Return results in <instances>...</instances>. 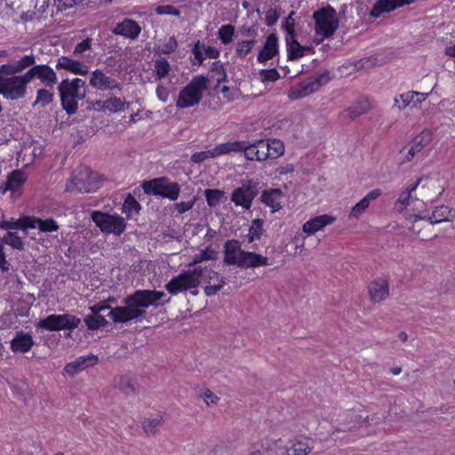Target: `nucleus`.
I'll use <instances>...</instances> for the list:
<instances>
[{
    "instance_id": "obj_1",
    "label": "nucleus",
    "mask_w": 455,
    "mask_h": 455,
    "mask_svg": "<svg viewBox=\"0 0 455 455\" xmlns=\"http://www.w3.org/2000/svg\"><path fill=\"white\" fill-rule=\"evenodd\" d=\"M165 297L166 294L164 291L156 290H136L123 299L124 306L111 308L108 316L115 323H125L132 321L140 322L146 317V309L149 307H158L169 303L171 298L163 300Z\"/></svg>"
},
{
    "instance_id": "obj_2",
    "label": "nucleus",
    "mask_w": 455,
    "mask_h": 455,
    "mask_svg": "<svg viewBox=\"0 0 455 455\" xmlns=\"http://www.w3.org/2000/svg\"><path fill=\"white\" fill-rule=\"evenodd\" d=\"M165 297L166 294L164 291L156 290H136L123 299L124 306L111 308L108 316L115 323H125L132 321L140 322L146 317V309L149 307H158L169 303L171 298L163 300Z\"/></svg>"
},
{
    "instance_id": "obj_3",
    "label": "nucleus",
    "mask_w": 455,
    "mask_h": 455,
    "mask_svg": "<svg viewBox=\"0 0 455 455\" xmlns=\"http://www.w3.org/2000/svg\"><path fill=\"white\" fill-rule=\"evenodd\" d=\"M217 279L218 273L212 268L196 267L192 270H186L172 278L166 284L165 289L172 295H177L188 290L197 289L201 280Z\"/></svg>"
},
{
    "instance_id": "obj_4",
    "label": "nucleus",
    "mask_w": 455,
    "mask_h": 455,
    "mask_svg": "<svg viewBox=\"0 0 455 455\" xmlns=\"http://www.w3.org/2000/svg\"><path fill=\"white\" fill-rule=\"evenodd\" d=\"M58 91L62 108L71 116L78 109L77 100H84L86 96V84L80 78L64 79L59 84Z\"/></svg>"
},
{
    "instance_id": "obj_5",
    "label": "nucleus",
    "mask_w": 455,
    "mask_h": 455,
    "mask_svg": "<svg viewBox=\"0 0 455 455\" xmlns=\"http://www.w3.org/2000/svg\"><path fill=\"white\" fill-rule=\"evenodd\" d=\"M209 78L204 76H197L180 92L176 100V107L188 108L199 104L204 92L208 88Z\"/></svg>"
},
{
    "instance_id": "obj_6",
    "label": "nucleus",
    "mask_w": 455,
    "mask_h": 455,
    "mask_svg": "<svg viewBox=\"0 0 455 455\" xmlns=\"http://www.w3.org/2000/svg\"><path fill=\"white\" fill-rule=\"evenodd\" d=\"M99 184L97 174L88 166L80 165L73 171L66 188L70 192L91 193L99 188Z\"/></svg>"
},
{
    "instance_id": "obj_7",
    "label": "nucleus",
    "mask_w": 455,
    "mask_h": 455,
    "mask_svg": "<svg viewBox=\"0 0 455 455\" xmlns=\"http://www.w3.org/2000/svg\"><path fill=\"white\" fill-rule=\"evenodd\" d=\"M140 187L148 196H160L171 201H176L180 194V184L165 176L144 180Z\"/></svg>"
},
{
    "instance_id": "obj_8",
    "label": "nucleus",
    "mask_w": 455,
    "mask_h": 455,
    "mask_svg": "<svg viewBox=\"0 0 455 455\" xmlns=\"http://www.w3.org/2000/svg\"><path fill=\"white\" fill-rule=\"evenodd\" d=\"M313 19L315 23V34L322 36L318 43L323 42L325 38L331 37L339 26L337 12L331 5L316 10L313 13Z\"/></svg>"
},
{
    "instance_id": "obj_9",
    "label": "nucleus",
    "mask_w": 455,
    "mask_h": 455,
    "mask_svg": "<svg viewBox=\"0 0 455 455\" xmlns=\"http://www.w3.org/2000/svg\"><path fill=\"white\" fill-rule=\"evenodd\" d=\"M80 323L81 319L76 315L69 314H53L41 319L36 323V327L49 331H58L62 330H68L72 331L76 329Z\"/></svg>"
},
{
    "instance_id": "obj_10",
    "label": "nucleus",
    "mask_w": 455,
    "mask_h": 455,
    "mask_svg": "<svg viewBox=\"0 0 455 455\" xmlns=\"http://www.w3.org/2000/svg\"><path fill=\"white\" fill-rule=\"evenodd\" d=\"M92 220L105 234L122 235L126 228L124 219L119 215H111L101 212H93Z\"/></svg>"
},
{
    "instance_id": "obj_11",
    "label": "nucleus",
    "mask_w": 455,
    "mask_h": 455,
    "mask_svg": "<svg viewBox=\"0 0 455 455\" xmlns=\"http://www.w3.org/2000/svg\"><path fill=\"white\" fill-rule=\"evenodd\" d=\"M257 195L258 183L252 180H248L232 192L231 201L235 205H240L243 208L249 210Z\"/></svg>"
},
{
    "instance_id": "obj_12",
    "label": "nucleus",
    "mask_w": 455,
    "mask_h": 455,
    "mask_svg": "<svg viewBox=\"0 0 455 455\" xmlns=\"http://www.w3.org/2000/svg\"><path fill=\"white\" fill-rule=\"evenodd\" d=\"M431 140L432 135L428 130H424L415 136L410 144L400 150L401 163L411 162L417 154L421 152V150L430 143Z\"/></svg>"
},
{
    "instance_id": "obj_13",
    "label": "nucleus",
    "mask_w": 455,
    "mask_h": 455,
    "mask_svg": "<svg viewBox=\"0 0 455 455\" xmlns=\"http://www.w3.org/2000/svg\"><path fill=\"white\" fill-rule=\"evenodd\" d=\"M330 80L329 72L324 71L316 76H311L299 84V89L291 95L293 99L302 98L307 96L314 92H316L323 84H325Z\"/></svg>"
},
{
    "instance_id": "obj_14",
    "label": "nucleus",
    "mask_w": 455,
    "mask_h": 455,
    "mask_svg": "<svg viewBox=\"0 0 455 455\" xmlns=\"http://www.w3.org/2000/svg\"><path fill=\"white\" fill-rule=\"evenodd\" d=\"M0 94L7 100H14L23 98L26 90L18 80L17 76H0Z\"/></svg>"
},
{
    "instance_id": "obj_15",
    "label": "nucleus",
    "mask_w": 455,
    "mask_h": 455,
    "mask_svg": "<svg viewBox=\"0 0 455 455\" xmlns=\"http://www.w3.org/2000/svg\"><path fill=\"white\" fill-rule=\"evenodd\" d=\"M90 85L100 91L114 89L121 90V84L117 80L107 76L103 70L99 68L92 71L90 79Z\"/></svg>"
},
{
    "instance_id": "obj_16",
    "label": "nucleus",
    "mask_w": 455,
    "mask_h": 455,
    "mask_svg": "<svg viewBox=\"0 0 455 455\" xmlns=\"http://www.w3.org/2000/svg\"><path fill=\"white\" fill-rule=\"evenodd\" d=\"M417 0H377L370 11V16L379 18L382 14L390 12L399 7L413 4Z\"/></svg>"
},
{
    "instance_id": "obj_17",
    "label": "nucleus",
    "mask_w": 455,
    "mask_h": 455,
    "mask_svg": "<svg viewBox=\"0 0 455 455\" xmlns=\"http://www.w3.org/2000/svg\"><path fill=\"white\" fill-rule=\"evenodd\" d=\"M279 54L278 37L276 34L271 33L267 36L262 49L259 52L257 60L259 63H266Z\"/></svg>"
},
{
    "instance_id": "obj_18",
    "label": "nucleus",
    "mask_w": 455,
    "mask_h": 455,
    "mask_svg": "<svg viewBox=\"0 0 455 455\" xmlns=\"http://www.w3.org/2000/svg\"><path fill=\"white\" fill-rule=\"evenodd\" d=\"M35 341L30 333L19 331L10 342V348L13 353L25 354L31 350Z\"/></svg>"
},
{
    "instance_id": "obj_19",
    "label": "nucleus",
    "mask_w": 455,
    "mask_h": 455,
    "mask_svg": "<svg viewBox=\"0 0 455 455\" xmlns=\"http://www.w3.org/2000/svg\"><path fill=\"white\" fill-rule=\"evenodd\" d=\"M268 259L254 251H241L237 267L242 268H255L267 266Z\"/></svg>"
},
{
    "instance_id": "obj_20",
    "label": "nucleus",
    "mask_w": 455,
    "mask_h": 455,
    "mask_svg": "<svg viewBox=\"0 0 455 455\" xmlns=\"http://www.w3.org/2000/svg\"><path fill=\"white\" fill-rule=\"evenodd\" d=\"M140 32L141 27L137 21L132 19H124L113 29L115 35L123 36L132 40L136 39Z\"/></svg>"
},
{
    "instance_id": "obj_21",
    "label": "nucleus",
    "mask_w": 455,
    "mask_h": 455,
    "mask_svg": "<svg viewBox=\"0 0 455 455\" xmlns=\"http://www.w3.org/2000/svg\"><path fill=\"white\" fill-rule=\"evenodd\" d=\"M427 94L417 92L414 91L407 92L395 97L394 106L398 109H404L406 107L411 106L416 108L419 103L426 100Z\"/></svg>"
},
{
    "instance_id": "obj_22",
    "label": "nucleus",
    "mask_w": 455,
    "mask_h": 455,
    "mask_svg": "<svg viewBox=\"0 0 455 455\" xmlns=\"http://www.w3.org/2000/svg\"><path fill=\"white\" fill-rule=\"evenodd\" d=\"M56 68L65 69L75 75H86L89 71L87 65L67 56H61L57 60Z\"/></svg>"
},
{
    "instance_id": "obj_23",
    "label": "nucleus",
    "mask_w": 455,
    "mask_h": 455,
    "mask_svg": "<svg viewBox=\"0 0 455 455\" xmlns=\"http://www.w3.org/2000/svg\"><path fill=\"white\" fill-rule=\"evenodd\" d=\"M98 363V357L94 355H83L75 361L68 363L64 371L67 374L74 376L89 366H92Z\"/></svg>"
},
{
    "instance_id": "obj_24",
    "label": "nucleus",
    "mask_w": 455,
    "mask_h": 455,
    "mask_svg": "<svg viewBox=\"0 0 455 455\" xmlns=\"http://www.w3.org/2000/svg\"><path fill=\"white\" fill-rule=\"evenodd\" d=\"M370 299L374 303H379L389 295V285L387 280L377 279L369 284Z\"/></svg>"
},
{
    "instance_id": "obj_25",
    "label": "nucleus",
    "mask_w": 455,
    "mask_h": 455,
    "mask_svg": "<svg viewBox=\"0 0 455 455\" xmlns=\"http://www.w3.org/2000/svg\"><path fill=\"white\" fill-rule=\"evenodd\" d=\"M335 220L336 219L331 215H319L306 221L302 227V229L307 235H314L317 231L323 229L324 227L332 224Z\"/></svg>"
},
{
    "instance_id": "obj_26",
    "label": "nucleus",
    "mask_w": 455,
    "mask_h": 455,
    "mask_svg": "<svg viewBox=\"0 0 455 455\" xmlns=\"http://www.w3.org/2000/svg\"><path fill=\"white\" fill-rule=\"evenodd\" d=\"M419 218L427 219L431 224L451 221L455 218V210L446 205H441L436 207L430 215L427 213Z\"/></svg>"
},
{
    "instance_id": "obj_27",
    "label": "nucleus",
    "mask_w": 455,
    "mask_h": 455,
    "mask_svg": "<svg viewBox=\"0 0 455 455\" xmlns=\"http://www.w3.org/2000/svg\"><path fill=\"white\" fill-rule=\"evenodd\" d=\"M241 251L243 250L238 240L227 241L224 246V264L227 266L237 265Z\"/></svg>"
},
{
    "instance_id": "obj_28",
    "label": "nucleus",
    "mask_w": 455,
    "mask_h": 455,
    "mask_svg": "<svg viewBox=\"0 0 455 455\" xmlns=\"http://www.w3.org/2000/svg\"><path fill=\"white\" fill-rule=\"evenodd\" d=\"M287 46V57L289 60H296L305 55L306 51L311 50V47L302 46L295 36H285Z\"/></svg>"
},
{
    "instance_id": "obj_29",
    "label": "nucleus",
    "mask_w": 455,
    "mask_h": 455,
    "mask_svg": "<svg viewBox=\"0 0 455 455\" xmlns=\"http://www.w3.org/2000/svg\"><path fill=\"white\" fill-rule=\"evenodd\" d=\"M36 78H38L46 87H53L57 83V75L48 65H36Z\"/></svg>"
},
{
    "instance_id": "obj_30",
    "label": "nucleus",
    "mask_w": 455,
    "mask_h": 455,
    "mask_svg": "<svg viewBox=\"0 0 455 455\" xmlns=\"http://www.w3.org/2000/svg\"><path fill=\"white\" fill-rule=\"evenodd\" d=\"M381 195L380 189L370 191L363 199H361L351 210L350 216L359 218L362 213L369 207L370 203L377 199Z\"/></svg>"
},
{
    "instance_id": "obj_31",
    "label": "nucleus",
    "mask_w": 455,
    "mask_h": 455,
    "mask_svg": "<svg viewBox=\"0 0 455 455\" xmlns=\"http://www.w3.org/2000/svg\"><path fill=\"white\" fill-rule=\"evenodd\" d=\"M116 387L126 395H134L139 389L137 379L130 375L121 376Z\"/></svg>"
},
{
    "instance_id": "obj_32",
    "label": "nucleus",
    "mask_w": 455,
    "mask_h": 455,
    "mask_svg": "<svg viewBox=\"0 0 455 455\" xmlns=\"http://www.w3.org/2000/svg\"><path fill=\"white\" fill-rule=\"evenodd\" d=\"M28 216H26L18 220L12 219L10 220H3L0 222V228L4 230L20 229L27 234L28 228H34V225L28 220Z\"/></svg>"
},
{
    "instance_id": "obj_33",
    "label": "nucleus",
    "mask_w": 455,
    "mask_h": 455,
    "mask_svg": "<svg viewBox=\"0 0 455 455\" xmlns=\"http://www.w3.org/2000/svg\"><path fill=\"white\" fill-rule=\"evenodd\" d=\"M26 176L23 171H12L8 176L5 182L4 190L14 191L21 187L26 181Z\"/></svg>"
},
{
    "instance_id": "obj_34",
    "label": "nucleus",
    "mask_w": 455,
    "mask_h": 455,
    "mask_svg": "<svg viewBox=\"0 0 455 455\" xmlns=\"http://www.w3.org/2000/svg\"><path fill=\"white\" fill-rule=\"evenodd\" d=\"M282 192L280 189L265 190L261 195V201L267 206L273 208L274 212L278 211L282 206L279 202Z\"/></svg>"
},
{
    "instance_id": "obj_35",
    "label": "nucleus",
    "mask_w": 455,
    "mask_h": 455,
    "mask_svg": "<svg viewBox=\"0 0 455 455\" xmlns=\"http://www.w3.org/2000/svg\"><path fill=\"white\" fill-rule=\"evenodd\" d=\"M28 220L37 228L41 232H53L59 229V225L52 219L42 220L36 217H28Z\"/></svg>"
},
{
    "instance_id": "obj_36",
    "label": "nucleus",
    "mask_w": 455,
    "mask_h": 455,
    "mask_svg": "<svg viewBox=\"0 0 455 455\" xmlns=\"http://www.w3.org/2000/svg\"><path fill=\"white\" fill-rule=\"evenodd\" d=\"M263 224L264 220L262 219H254L251 221L249 232L245 235L248 243H252L253 242L259 240L264 235L265 229L263 228Z\"/></svg>"
},
{
    "instance_id": "obj_37",
    "label": "nucleus",
    "mask_w": 455,
    "mask_h": 455,
    "mask_svg": "<svg viewBox=\"0 0 455 455\" xmlns=\"http://www.w3.org/2000/svg\"><path fill=\"white\" fill-rule=\"evenodd\" d=\"M313 449L307 441H293L286 448L287 455H308Z\"/></svg>"
},
{
    "instance_id": "obj_38",
    "label": "nucleus",
    "mask_w": 455,
    "mask_h": 455,
    "mask_svg": "<svg viewBox=\"0 0 455 455\" xmlns=\"http://www.w3.org/2000/svg\"><path fill=\"white\" fill-rule=\"evenodd\" d=\"M201 282L207 283V285L204 288L205 295L206 296H213L219 291H220L223 288V286L226 284V278L220 276V275L218 274V280L211 279L209 282V279H206V280H201Z\"/></svg>"
},
{
    "instance_id": "obj_39",
    "label": "nucleus",
    "mask_w": 455,
    "mask_h": 455,
    "mask_svg": "<svg viewBox=\"0 0 455 455\" xmlns=\"http://www.w3.org/2000/svg\"><path fill=\"white\" fill-rule=\"evenodd\" d=\"M84 323L90 331L99 330L108 325L105 316L101 315L92 314L84 318Z\"/></svg>"
},
{
    "instance_id": "obj_40",
    "label": "nucleus",
    "mask_w": 455,
    "mask_h": 455,
    "mask_svg": "<svg viewBox=\"0 0 455 455\" xmlns=\"http://www.w3.org/2000/svg\"><path fill=\"white\" fill-rule=\"evenodd\" d=\"M104 105L105 111L116 113L128 108L130 103L121 100L120 98L111 97L104 100Z\"/></svg>"
},
{
    "instance_id": "obj_41",
    "label": "nucleus",
    "mask_w": 455,
    "mask_h": 455,
    "mask_svg": "<svg viewBox=\"0 0 455 455\" xmlns=\"http://www.w3.org/2000/svg\"><path fill=\"white\" fill-rule=\"evenodd\" d=\"M141 209L140 203L136 198L129 194L123 204V212L126 214L127 218H132V215L138 214Z\"/></svg>"
},
{
    "instance_id": "obj_42",
    "label": "nucleus",
    "mask_w": 455,
    "mask_h": 455,
    "mask_svg": "<svg viewBox=\"0 0 455 455\" xmlns=\"http://www.w3.org/2000/svg\"><path fill=\"white\" fill-rule=\"evenodd\" d=\"M164 419L161 416L145 419L142 421V427L148 435H154L157 433L158 427L163 425Z\"/></svg>"
},
{
    "instance_id": "obj_43",
    "label": "nucleus",
    "mask_w": 455,
    "mask_h": 455,
    "mask_svg": "<svg viewBox=\"0 0 455 455\" xmlns=\"http://www.w3.org/2000/svg\"><path fill=\"white\" fill-rule=\"evenodd\" d=\"M210 71L212 74V78L215 79L217 82V86L223 82H227L228 76L223 64L220 61H213L210 68Z\"/></svg>"
},
{
    "instance_id": "obj_44",
    "label": "nucleus",
    "mask_w": 455,
    "mask_h": 455,
    "mask_svg": "<svg viewBox=\"0 0 455 455\" xmlns=\"http://www.w3.org/2000/svg\"><path fill=\"white\" fill-rule=\"evenodd\" d=\"M370 103L366 100H359L355 105L349 107L346 111L348 112L352 119L365 114L370 109Z\"/></svg>"
},
{
    "instance_id": "obj_45",
    "label": "nucleus",
    "mask_w": 455,
    "mask_h": 455,
    "mask_svg": "<svg viewBox=\"0 0 455 455\" xmlns=\"http://www.w3.org/2000/svg\"><path fill=\"white\" fill-rule=\"evenodd\" d=\"M2 243L20 251L24 249V243L21 237L15 232L8 231L2 238Z\"/></svg>"
},
{
    "instance_id": "obj_46",
    "label": "nucleus",
    "mask_w": 455,
    "mask_h": 455,
    "mask_svg": "<svg viewBox=\"0 0 455 455\" xmlns=\"http://www.w3.org/2000/svg\"><path fill=\"white\" fill-rule=\"evenodd\" d=\"M420 179H419L414 184H411L406 191H403L398 197L396 201V205H400L401 208H404L410 204L411 200H412V192H414L420 182Z\"/></svg>"
},
{
    "instance_id": "obj_47",
    "label": "nucleus",
    "mask_w": 455,
    "mask_h": 455,
    "mask_svg": "<svg viewBox=\"0 0 455 455\" xmlns=\"http://www.w3.org/2000/svg\"><path fill=\"white\" fill-rule=\"evenodd\" d=\"M207 204L210 207H216L224 197V192L220 189L207 188L204 190Z\"/></svg>"
},
{
    "instance_id": "obj_48",
    "label": "nucleus",
    "mask_w": 455,
    "mask_h": 455,
    "mask_svg": "<svg viewBox=\"0 0 455 455\" xmlns=\"http://www.w3.org/2000/svg\"><path fill=\"white\" fill-rule=\"evenodd\" d=\"M235 34V27L231 24L221 26L218 30V38L223 44L232 42Z\"/></svg>"
},
{
    "instance_id": "obj_49",
    "label": "nucleus",
    "mask_w": 455,
    "mask_h": 455,
    "mask_svg": "<svg viewBox=\"0 0 455 455\" xmlns=\"http://www.w3.org/2000/svg\"><path fill=\"white\" fill-rule=\"evenodd\" d=\"M171 66L164 58L157 60L155 63L156 77L158 80L164 78L170 72Z\"/></svg>"
},
{
    "instance_id": "obj_50",
    "label": "nucleus",
    "mask_w": 455,
    "mask_h": 455,
    "mask_svg": "<svg viewBox=\"0 0 455 455\" xmlns=\"http://www.w3.org/2000/svg\"><path fill=\"white\" fill-rule=\"evenodd\" d=\"M53 100V93L46 89H39L36 92V99L33 106L40 105L44 108L49 105Z\"/></svg>"
},
{
    "instance_id": "obj_51",
    "label": "nucleus",
    "mask_w": 455,
    "mask_h": 455,
    "mask_svg": "<svg viewBox=\"0 0 455 455\" xmlns=\"http://www.w3.org/2000/svg\"><path fill=\"white\" fill-rule=\"evenodd\" d=\"M255 44L256 40L254 39L238 42L235 49L236 55L242 59L245 58L251 52Z\"/></svg>"
},
{
    "instance_id": "obj_52",
    "label": "nucleus",
    "mask_w": 455,
    "mask_h": 455,
    "mask_svg": "<svg viewBox=\"0 0 455 455\" xmlns=\"http://www.w3.org/2000/svg\"><path fill=\"white\" fill-rule=\"evenodd\" d=\"M269 146L270 159H276L284 153L283 143L279 140H267Z\"/></svg>"
},
{
    "instance_id": "obj_53",
    "label": "nucleus",
    "mask_w": 455,
    "mask_h": 455,
    "mask_svg": "<svg viewBox=\"0 0 455 455\" xmlns=\"http://www.w3.org/2000/svg\"><path fill=\"white\" fill-rule=\"evenodd\" d=\"M257 148H259V154L257 155V161L262 162L270 158L269 146L267 140H256Z\"/></svg>"
},
{
    "instance_id": "obj_54",
    "label": "nucleus",
    "mask_w": 455,
    "mask_h": 455,
    "mask_svg": "<svg viewBox=\"0 0 455 455\" xmlns=\"http://www.w3.org/2000/svg\"><path fill=\"white\" fill-rule=\"evenodd\" d=\"M221 154H229L231 152H242L243 148V141H234L219 144Z\"/></svg>"
},
{
    "instance_id": "obj_55",
    "label": "nucleus",
    "mask_w": 455,
    "mask_h": 455,
    "mask_svg": "<svg viewBox=\"0 0 455 455\" xmlns=\"http://www.w3.org/2000/svg\"><path fill=\"white\" fill-rule=\"evenodd\" d=\"M35 63H36V58L33 54L26 55V56L22 57L20 60H19L14 64L16 72L19 73L28 67L36 66Z\"/></svg>"
},
{
    "instance_id": "obj_56",
    "label": "nucleus",
    "mask_w": 455,
    "mask_h": 455,
    "mask_svg": "<svg viewBox=\"0 0 455 455\" xmlns=\"http://www.w3.org/2000/svg\"><path fill=\"white\" fill-rule=\"evenodd\" d=\"M257 143L254 141L253 143H247L243 141V151L244 153V156L247 160L250 161H257L256 157L259 154V148H256Z\"/></svg>"
},
{
    "instance_id": "obj_57",
    "label": "nucleus",
    "mask_w": 455,
    "mask_h": 455,
    "mask_svg": "<svg viewBox=\"0 0 455 455\" xmlns=\"http://www.w3.org/2000/svg\"><path fill=\"white\" fill-rule=\"evenodd\" d=\"M178 42L174 36L168 38V40L163 43L159 46V52L163 54H170L177 50Z\"/></svg>"
},
{
    "instance_id": "obj_58",
    "label": "nucleus",
    "mask_w": 455,
    "mask_h": 455,
    "mask_svg": "<svg viewBox=\"0 0 455 455\" xmlns=\"http://www.w3.org/2000/svg\"><path fill=\"white\" fill-rule=\"evenodd\" d=\"M199 396L207 405L216 404L220 400V398L207 387H203L199 391Z\"/></svg>"
},
{
    "instance_id": "obj_59",
    "label": "nucleus",
    "mask_w": 455,
    "mask_h": 455,
    "mask_svg": "<svg viewBox=\"0 0 455 455\" xmlns=\"http://www.w3.org/2000/svg\"><path fill=\"white\" fill-rule=\"evenodd\" d=\"M259 76L263 83L275 82L280 78V74L275 68L261 69Z\"/></svg>"
},
{
    "instance_id": "obj_60",
    "label": "nucleus",
    "mask_w": 455,
    "mask_h": 455,
    "mask_svg": "<svg viewBox=\"0 0 455 455\" xmlns=\"http://www.w3.org/2000/svg\"><path fill=\"white\" fill-rule=\"evenodd\" d=\"M156 12L159 15H172L180 17V11L176 8L173 5L167 4V5H158L156 8Z\"/></svg>"
},
{
    "instance_id": "obj_61",
    "label": "nucleus",
    "mask_w": 455,
    "mask_h": 455,
    "mask_svg": "<svg viewBox=\"0 0 455 455\" xmlns=\"http://www.w3.org/2000/svg\"><path fill=\"white\" fill-rule=\"evenodd\" d=\"M203 48H204V44L199 41L197 40L193 48L191 49V52L195 57V61L193 62L194 64L197 63L198 65H202L204 60V54H203Z\"/></svg>"
},
{
    "instance_id": "obj_62",
    "label": "nucleus",
    "mask_w": 455,
    "mask_h": 455,
    "mask_svg": "<svg viewBox=\"0 0 455 455\" xmlns=\"http://www.w3.org/2000/svg\"><path fill=\"white\" fill-rule=\"evenodd\" d=\"M197 200V197L196 196H193V198L187 202H180L174 204V209L180 213L183 214L187 212L188 211L191 210L196 202Z\"/></svg>"
},
{
    "instance_id": "obj_63",
    "label": "nucleus",
    "mask_w": 455,
    "mask_h": 455,
    "mask_svg": "<svg viewBox=\"0 0 455 455\" xmlns=\"http://www.w3.org/2000/svg\"><path fill=\"white\" fill-rule=\"evenodd\" d=\"M294 12H291L288 17L285 18L282 24V28L286 32V36H295L294 25L295 21L292 18Z\"/></svg>"
},
{
    "instance_id": "obj_64",
    "label": "nucleus",
    "mask_w": 455,
    "mask_h": 455,
    "mask_svg": "<svg viewBox=\"0 0 455 455\" xmlns=\"http://www.w3.org/2000/svg\"><path fill=\"white\" fill-rule=\"evenodd\" d=\"M36 68L33 66L29 70H28L23 76H17L18 80L23 86L25 90H27V84L34 78H36Z\"/></svg>"
}]
</instances>
